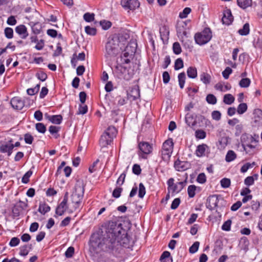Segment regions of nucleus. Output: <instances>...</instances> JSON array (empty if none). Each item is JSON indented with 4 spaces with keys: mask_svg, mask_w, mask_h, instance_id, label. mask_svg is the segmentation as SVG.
I'll list each match as a JSON object with an SVG mask.
<instances>
[{
    "mask_svg": "<svg viewBox=\"0 0 262 262\" xmlns=\"http://www.w3.org/2000/svg\"><path fill=\"white\" fill-rule=\"evenodd\" d=\"M125 40V38L122 35H117L116 34L110 36L105 45V52L104 56L108 60H111L113 57H116L119 53L120 43Z\"/></svg>",
    "mask_w": 262,
    "mask_h": 262,
    "instance_id": "f03ea898",
    "label": "nucleus"
},
{
    "mask_svg": "<svg viewBox=\"0 0 262 262\" xmlns=\"http://www.w3.org/2000/svg\"><path fill=\"white\" fill-rule=\"evenodd\" d=\"M183 66V61L181 58H178L174 62V69L176 70H178L182 68Z\"/></svg>",
    "mask_w": 262,
    "mask_h": 262,
    "instance_id": "5fc2aeb1",
    "label": "nucleus"
},
{
    "mask_svg": "<svg viewBox=\"0 0 262 262\" xmlns=\"http://www.w3.org/2000/svg\"><path fill=\"white\" fill-rule=\"evenodd\" d=\"M207 148H208V146L205 144L198 145L195 151L196 156L199 157L205 156V152Z\"/></svg>",
    "mask_w": 262,
    "mask_h": 262,
    "instance_id": "6ab92c4d",
    "label": "nucleus"
},
{
    "mask_svg": "<svg viewBox=\"0 0 262 262\" xmlns=\"http://www.w3.org/2000/svg\"><path fill=\"white\" fill-rule=\"evenodd\" d=\"M255 165V163L253 162L252 164H250V163H246L244 165L242 166L241 168V171L243 173L246 172L250 167H252L253 165Z\"/></svg>",
    "mask_w": 262,
    "mask_h": 262,
    "instance_id": "69168bd1",
    "label": "nucleus"
},
{
    "mask_svg": "<svg viewBox=\"0 0 262 262\" xmlns=\"http://www.w3.org/2000/svg\"><path fill=\"white\" fill-rule=\"evenodd\" d=\"M36 130L40 133L44 134L46 132V127L42 123H37L35 124Z\"/></svg>",
    "mask_w": 262,
    "mask_h": 262,
    "instance_id": "8fccbe9b",
    "label": "nucleus"
},
{
    "mask_svg": "<svg viewBox=\"0 0 262 262\" xmlns=\"http://www.w3.org/2000/svg\"><path fill=\"white\" fill-rule=\"evenodd\" d=\"M160 33L162 39H163V38H168V36L169 35V31L168 28L165 26H164L162 28H160Z\"/></svg>",
    "mask_w": 262,
    "mask_h": 262,
    "instance_id": "a19ab883",
    "label": "nucleus"
},
{
    "mask_svg": "<svg viewBox=\"0 0 262 262\" xmlns=\"http://www.w3.org/2000/svg\"><path fill=\"white\" fill-rule=\"evenodd\" d=\"M251 83V81L248 78H242L239 82V85L241 88H247Z\"/></svg>",
    "mask_w": 262,
    "mask_h": 262,
    "instance_id": "c03bdc74",
    "label": "nucleus"
},
{
    "mask_svg": "<svg viewBox=\"0 0 262 262\" xmlns=\"http://www.w3.org/2000/svg\"><path fill=\"white\" fill-rule=\"evenodd\" d=\"M237 155L235 152L232 150H229L225 157V160L227 162H230L236 158Z\"/></svg>",
    "mask_w": 262,
    "mask_h": 262,
    "instance_id": "7c9ffc66",
    "label": "nucleus"
},
{
    "mask_svg": "<svg viewBox=\"0 0 262 262\" xmlns=\"http://www.w3.org/2000/svg\"><path fill=\"white\" fill-rule=\"evenodd\" d=\"M85 31L88 35H95L97 33L96 29L87 26L85 27Z\"/></svg>",
    "mask_w": 262,
    "mask_h": 262,
    "instance_id": "6e6d98bb",
    "label": "nucleus"
},
{
    "mask_svg": "<svg viewBox=\"0 0 262 262\" xmlns=\"http://www.w3.org/2000/svg\"><path fill=\"white\" fill-rule=\"evenodd\" d=\"M206 101L211 104H215L216 103L217 99L216 97L211 94H209L207 95L206 98Z\"/></svg>",
    "mask_w": 262,
    "mask_h": 262,
    "instance_id": "ea45409f",
    "label": "nucleus"
},
{
    "mask_svg": "<svg viewBox=\"0 0 262 262\" xmlns=\"http://www.w3.org/2000/svg\"><path fill=\"white\" fill-rule=\"evenodd\" d=\"M201 80L205 84H208L210 83L211 76L207 73H203L200 75Z\"/></svg>",
    "mask_w": 262,
    "mask_h": 262,
    "instance_id": "f704fd0d",
    "label": "nucleus"
},
{
    "mask_svg": "<svg viewBox=\"0 0 262 262\" xmlns=\"http://www.w3.org/2000/svg\"><path fill=\"white\" fill-rule=\"evenodd\" d=\"M186 180L175 183L171 189L170 190V191H171V193L173 195H174V194L176 193H178L184 188V187L186 186Z\"/></svg>",
    "mask_w": 262,
    "mask_h": 262,
    "instance_id": "ddd939ff",
    "label": "nucleus"
},
{
    "mask_svg": "<svg viewBox=\"0 0 262 262\" xmlns=\"http://www.w3.org/2000/svg\"><path fill=\"white\" fill-rule=\"evenodd\" d=\"M67 203L64 201H62L57 207L55 213L59 216L63 215L68 208Z\"/></svg>",
    "mask_w": 262,
    "mask_h": 262,
    "instance_id": "dca6fc26",
    "label": "nucleus"
},
{
    "mask_svg": "<svg viewBox=\"0 0 262 262\" xmlns=\"http://www.w3.org/2000/svg\"><path fill=\"white\" fill-rule=\"evenodd\" d=\"M15 32L20 36L22 39H26L28 36L27 29L24 25L17 26L15 28Z\"/></svg>",
    "mask_w": 262,
    "mask_h": 262,
    "instance_id": "4468645a",
    "label": "nucleus"
},
{
    "mask_svg": "<svg viewBox=\"0 0 262 262\" xmlns=\"http://www.w3.org/2000/svg\"><path fill=\"white\" fill-rule=\"evenodd\" d=\"M221 185L223 188H227L230 186L231 181L229 179L223 178L221 180Z\"/></svg>",
    "mask_w": 262,
    "mask_h": 262,
    "instance_id": "864d4df0",
    "label": "nucleus"
},
{
    "mask_svg": "<svg viewBox=\"0 0 262 262\" xmlns=\"http://www.w3.org/2000/svg\"><path fill=\"white\" fill-rule=\"evenodd\" d=\"M173 142L171 139L166 140L163 144V150H166L168 152H172L173 149Z\"/></svg>",
    "mask_w": 262,
    "mask_h": 262,
    "instance_id": "4be33fe9",
    "label": "nucleus"
},
{
    "mask_svg": "<svg viewBox=\"0 0 262 262\" xmlns=\"http://www.w3.org/2000/svg\"><path fill=\"white\" fill-rule=\"evenodd\" d=\"M256 146V144L254 145L253 144V143H249L242 147L244 150L246 152V154L252 155L254 154V152L252 151V150L255 149Z\"/></svg>",
    "mask_w": 262,
    "mask_h": 262,
    "instance_id": "a878e982",
    "label": "nucleus"
},
{
    "mask_svg": "<svg viewBox=\"0 0 262 262\" xmlns=\"http://www.w3.org/2000/svg\"><path fill=\"white\" fill-rule=\"evenodd\" d=\"M191 9L189 7H186L184 9L182 12H180L179 14V17L181 18H186L188 15L191 12Z\"/></svg>",
    "mask_w": 262,
    "mask_h": 262,
    "instance_id": "603ef678",
    "label": "nucleus"
},
{
    "mask_svg": "<svg viewBox=\"0 0 262 262\" xmlns=\"http://www.w3.org/2000/svg\"><path fill=\"white\" fill-rule=\"evenodd\" d=\"M253 122L255 126L262 125V110L259 108L255 109L253 111Z\"/></svg>",
    "mask_w": 262,
    "mask_h": 262,
    "instance_id": "1a4fd4ad",
    "label": "nucleus"
},
{
    "mask_svg": "<svg viewBox=\"0 0 262 262\" xmlns=\"http://www.w3.org/2000/svg\"><path fill=\"white\" fill-rule=\"evenodd\" d=\"M138 147L142 152L141 158L143 159H146V155L152 152V145L147 142H140L138 144Z\"/></svg>",
    "mask_w": 262,
    "mask_h": 262,
    "instance_id": "423d86ee",
    "label": "nucleus"
},
{
    "mask_svg": "<svg viewBox=\"0 0 262 262\" xmlns=\"http://www.w3.org/2000/svg\"><path fill=\"white\" fill-rule=\"evenodd\" d=\"M247 110V105L245 103H240L237 106V112L239 114H243Z\"/></svg>",
    "mask_w": 262,
    "mask_h": 262,
    "instance_id": "37998d69",
    "label": "nucleus"
},
{
    "mask_svg": "<svg viewBox=\"0 0 262 262\" xmlns=\"http://www.w3.org/2000/svg\"><path fill=\"white\" fill-rule=\"evenodd\" d=\"M113 139V138L104 133L101 136L99 142L102 147H105L107 145L111 144Z\"/></svg>",
    "mask_w": 262,
    "mask_h": 262,
    "instance_id": "2eb2a0df",
    "label": "nucleus"
},
{
    "mask_svg": "<svg viewBox=\"0 0 262 262\" xmlns=\"http://www.w3.org/2000/svg\"><path fill=\"white\" fill-rule=\"evenodd\" d=\"M123 190L122 188L120 187H116L112 193V195L115 198H118L120 196L121 193Z\"/></svg>",
    "mask_w": 262,
    "mask_h": 262,
    "instance_id": "4d7b16f0",
    "label": "nucleus"
},
{
    "mask_svg": "<svg viewBox=\"0 0 262 262\" xmlns=\"http://www.w3.org/2000/svg\"><path fill=\"white\" fill-rule=\"evenodd\" d=\"M24 140L27 144H31L34 140L33 137L29 133H27L24 135Z\"/></svg>",
    "mask_w": 262,
    "mask_h": 262,
    "instance_id": "680f3d73",
    "label": "nucleus"
},
{
    "mask_svg": "<svg viewBox=\"0 0 262 262\" xmlns=\"http://www.w3.org/2000/svg\"><path fill=\"white\" fill-rule=\"evenodd\" d=\"M249 25L248 23H246L243 26V28L238 31V32L241 35H247L249 33Z\"/></svg>",
    "mask_w": 262,
    "mask_h": 262,
    "instance_id": "e433bc0d",
    "label": "nucleus"
},
{
    "mask_svg": "<svg viewBox=\"0 0 262 262\" xmlns=\"http://www.w3.org/2000/svg\"><path fill=\"white\" fill-rule=\"evenodd\" d=\"M200 243L199 242H194L193 245L189 248V252L190 253H195L199 249Z\"/></svg>",
    "mask_w": 262,
    "mask_h": 262,
    "instance_id": "052dcab7",
    "label": "nucleus"
},
{
    "mask_svg": "<svg viewBox=\"0 0 262 262\" xmlns=\"http://www.w3.org/2000/svg\"><path fill=\"white\" fill-rule=\"evenodd\" d=\"M100 24L102 27V28L105 30L108 29L112 26V23L111 21H106L105 20L100 21Z\"/></svg>",
    "mask_w": 262,
    "mask_h": 262,
    "instance_id": "bf43d9fd",
    "label": "nucleus"
},
{
    "mask_svg": "<svg viewBox=\"0 0 262 262\" xmlns=\"http://www.w3.org/2000/svg\"><path fill=\"white\" fill-rule=\"evenodd\" d=\"M187 74L188 77L190 78H195L197 76V70L194 67H190L188 68Z\"/></svg>",
    "mask_w": 262,
    "mask_h": 262,
    "instance_id": "72a5a7b5",
    "label": "nucleus"
},
{
    "mask_svg": "<svg viewBox=\"0 0 262 262\" xmlns=\"http://www.w3.org/2000/svg\"><path fill=\"white\" fill-rule=\"evenodd\" d=\"M211 116L213 120L219 121L221 118V113L218 111H214L211 113Z\"/></svg>",
    "mask_w": 262,
    "mask_h": 262,
    "instance_id": "774afa93",
    "label": "nucleus"
},
{
    "mask_svg": "<svg viewBox=\"0 0 262 262\" xmlns=\"http://www.w3.org/2000/svg\"><path fill=\"white\" fill-rule=\"evenodd\" d=\"M49 118V121L55 124H60L62 120V116L60 115H52Z\"/></svg>",
    "mask_w": 262,
    "mask_h": 262,
    "instance_id": "c85d7f7f",
    "label": "nucleus"
},
{
    "mask_svg": "<svg viewBox=\"0 0 262 262\" xmlns=\"http://www.w3.org/2000/svg\"><path fill=\"white\" fill-rule=\"evenodd\" d=\"M219 198L217 195L209 196L207 200L206 207L209 210H212L217 206Z\"/></svg>",
    "mask_w": 262,
    "mask_h": 262,
    "instance_id": "9d476101",
    "label": "nucleus"
},
{
    "mask_svg": "<svg viewBox=\"0 0 262 262\" xmlns=\"http://www.w3.org/2000/svg\"><path fill=\"white\" fill-rule=\"evenodd\" d=\"M212 37V32L208 28L204 29V30L200 32L197 33L194 35V39L196 43L200 45H204L211 39Z\"/></svg>",
    "mask_w": 262,
    "mask_h": 262,
    "instance_id": "20e7f679",
    "label": "nucleus"
},
{
    "mask_svg": "<svg viewBox=\"0 0 262 262\" xmlns=\"http://www.w3.org/2000/svg\"><path fill=\"white\" fill-rule=\"evenodd\" d=\"M84 184L82 181L78 180L75 184V191L71 195V200L75 204L74 208L76 209L81 202L84 192Z\"/></svg>",
    "mask_w": 262,
    "mask_h": 262,
    "instance_id": "7ed1b4c3",
    "label": "nucleus"
},
{
    "mask_svg": "<svg viewBox=\"0 0 262 262\" xmlns=\"http://www.w3.org/2000/svg\"><path fill=\"white\" fill-rule=\"evenodd\" d=\"M195 136L196 138L199 139H203L206 136V132L202 129H198L195 132Z\"/></svg>",
    "mask_w": 262,
    "mask_h": 262,
    "instance_id": "49530a36",
    "label": "nucleus"
},
{
    "mask_svg": "<svg viewBox=\"0 0 262 262\" xmlns=\"http://www.w3.org/2000/svg\"><path fill=\"white\" fill-rule=\"evenodd\" d=\"M231 221L230 220H227L222 226V229L224 231H229L230 230Z\"/></svg>",
    "mask_w": 262,
    "mask_h": 262,
    "instance_id": "338daca9",
    "label": "nucleus"
},
{
    "mask_svg": "<svg viewBox=\"0 0 262 262\" xmlns=\"http://www.w3.org/2000/svg\"><path fill=\"white\" fill-rule=\"evenodd\" d=\"M185 121L189 126H194L196 124L195 119L193 114L187 113L185 116Z\"/></svg>",
    "mask_w": 262,
    "mask_h": 262,
    "instance_id": "5701e85b",
    "label": "nucleus"
},
{
    "mask_svg": "<svg viewBox=\"0 0 262 262\" xmlns=\"http://www.w3.org/2000/svg\"><path fill=\"white\" fill-rule=\"evenodd\" d=\"M19 243V239L17 237H14L11 239L9 242V246L11 247H15L18 245Z\"/></svg>",
    "mask_w": 262,
    "mask_h": 262,
    "instance_id": "0e129e2a",
    "label": "nucleus"
},
{
    "mask_svg": "<svg viewBox=\"0 0 262 262\" xmlns=\"http://www.w3.org/2000/svg\"><path fill=\"white\" fill-rule=\"evenodd\" d=\"M233 20V17L230 9H226L223 12V16L222 21L223 24L230 25Z\"/></svg>",
    "mask_w": 262,
    "mask_h": 262,
    "instance_id": "f8f14e48",
    "label": "nucleus"
},
{
    "mask_svg": "<svg viewBox=\"0 0 262 262\" xmlns=\"http://www.w3.org/2000/svg\"><path fill=\"white\" fill-rule=\"evenodd\" d=\"M114 73L116 76L120 79L128 81L132 78V74L129 73L127 68L121 64H119L118 61L115 67Z\"/></svg>",
    "mask_w": 262,
    "mask_h": 262,
    "instance_id": "39448f33",
    "label": "nucleus"
},
{
    "mask_svg": "<svg viewBox=\"0 0 262 262\" xmlns=\"http://www.w3.org/2000/svg\"><path fill=\"white\" fill-rule=\"evenodd\" d=\"M241 139L242 147H244L245 145L248 144L253 143L252 140H254L252 139V135H249L248 134H243Z\"/></svg>",
    "mask_w": 262,
    "mask_h": 262,
    "instance_id": "a211bd4d",
    "label": "nucleus"
},
{
    "mask_svg": "<svg viewBox=\"0 0 262 262\" xmlns=\"http://www.w3.org/2000/svg\"><path fill=\"white\" fill-rule=\"evenodd\" d=\"M31 244L29 245H25L24 246H20L19 248V254L21 256H26L28 254L29 250H31Z\"/></svg>",
    "mask_w": 262,
    "mask_h": 262,
    "instance_id": "b1692460",
    "label": "nucleus"
},
{
    "mask_svg": "<svg viewBox=\"0 0 262 262\" xmlns=\"http://www.w3.org/2000/svg\"><path fill=\"white\" fill-rule=\"evenodd\" d=\"M237 4L239 7L244 9L251 6L252 0H237Z\"/></svg>",
    "mask_w": 262,
    "mask_h": 262,
    "instance_id": "cd10ccee",
    "label": "nucleus"
},
{
    "mask_svg": "<svg viewBox=\"0 0 262 262\" xmlns=\"http://www.w3.org/2000/svg\"><path fill=\"white\" fill-rule=\"evenodd\" d=\"M10 103L13 108L17 110H21L25 106L24 101L18 97L12 98Z\"/></svg>",
    "mask_w": 262,
    "mask_h": 262,
    "instance_id": "9b49d317",
    "label": "nucleus"
},
{
    "mask_svg": "<svg viewBox=\"0 0 262 262\" xmlns=\"http://www.w3.org/2000/svg\"><path fill=\"white\" fill-rule=\"evenodd\" d=\"M4 33L5 36L8 39H11L13 37V30L11 28H6L4 30Z\"/></svg>",
    "mask_w": 262,
    "mask_h": 262,
    "instance_id": "3c124183",
    "label": "nucleus"
},
{
    "mask_svg": "<svg viewBox=\"0 0 262 262\" xmlns=\"http://www.w3.org/2000/svg\"><path fill=\"white\" fill-rule=\"evenodd\" d=\"M127 97L132 101H135L140 97L139 90L137 89H133L130 93L127 94Z\"/></svg>",
    "mask_w": 262,
    "mask_h": 262,
    "instance_id": "412c9836",
    "label": "nucleus"
},
{
    "mask_svg": "<svg viewBox=\"0 0 262 262\" xmlns=\"http://www.w3.org/2000/svg\"><path fill=\"white\" fill-rule=\"evenodd\" d=\"M33 172L31 170L28 171L23 177L21 179L22 183L27 184L29 181V178L32 176Z\"/></svg>",
    "mask_w": 262,
    "mask_h": 262,
    "instance_id": "de8ad7c7",
    "label": "nucleus"
},
{
    "mask_svg": "<svg viewBox=\"0 0 262 262\" xmlns=\"http://www.w3.org/2000/svg\"><path fill=\"white\" fill-rule=\"evenodd\" d=\"M50 207L46 203H40L38 211L42 214H45L50 211Z\"/></svg>",
    "mask_w": 262,
    "mask_h": 262,
    "instance_id": "393cba45",
    "label": "nucleus"
},
{
    "mask_svg": "<svg viewBox=\"0 0 262 262\" xmlns=\"http://www.w3.org/2000/svg\"><path fill=\"white\" fill-rule=\"evenodd\" d=\"M121 5L125 10H133L139 7L140 3L138 0H121Z\"/></svg>",
    "mask_w": 262,
    "mask_h": 262,
    "instance_id": "0eeeda50",
    "label": "nucleus"
},
{
    "mask_svg": "<svg viewBox=\"0 0 262 262\" xmlns=\"http://www.w3.org/2000/svg\"><path fill=\"white\" fill-rule=\"evenodd\" d=\"M31 29L32 32L35 35H38L40 34L42 31L41 24L39 22H36L31 26Z\"/></svg>",
    "mask_w": 262,
    "mask_h": 262,
    "instance_id": "bb28decb",
    "label": "nucleus"
},
{
    "mask_svg": "<svg viewBox=\"0 0 262 262\" xmlns=\"http://www.w3.org/2000/svg\"><path fill=\"white\" fill-rule=\"evenodd\" d=\"M196 187L194 185H189L188 187L187 191L189 198H193L195 194Z\"/></svg>",
    "mask_w": 262,
    "mask_h": 262,
    "instance_id": "79ce46f5",
    "label": "nucleus"
},
{
    "mask_svg": "<svg viewBox=\"0 0 262 262\" xmlns=\"http://www.w3.org/2000/svg\"><path fill=\"white\" fill-rule=\"evenodd\" d=\"M170 253L168 251H164L160 257L161 262H172V259L170 257Z\"/></svg>",
    "mask_w": 262,
    "mask_h": 262,
    "instance_id": "2f4dec72",
    "label": "nucleus"
},
{
    "mask_svg": "<svg viewBox=\"0 0 262 262\" xmlns=\"http://www.w3.org/2000/svg\"><path fill=\"white\" fill-rule=\"evenodd\" d=\"M28 207V204L26 202L19 201L14 206L12 209V213L14 216H18L20 214V212L26 209Z\"/></svg>",
    "mask_w": 262,
    "mask_h": 262,
    "instance_id": "6e6552de",
    "label": "nucleus"
},
{
    "mask_svg": "<svg viewBox=\"0 0 262 262\" xmlns=\"http://www.w3.org/2000/svg\"><path fill=\"white\" fill-rule=\"evenodd\" d=\"M74 248L73 247H69L65 252V256L67 258L72 257L74 253Z\"/></svg>",
    "mask_w": 262,
    "mask_h": 262,
    "instance_id": "e2e57ef3",
    "label": "nucleus"
},
{
    "mask_svg": "<svg viewBox=\"0 0 262 262\" xmlns=\"http://www.w3.org/2000/svg\"><path fill=\"white\" fill-rule=\"evenodd\" d=\"M13 149V144H5L0 146V151L2 153H7L8 156H10L12 154Z\"/></svg>",
    "mask_w": 262,
    "mask_h": 262,
    "instance_id": "f3484780",
    "label": "nucleus"
},
{
    "mask_svg": "<svg viewBox=\"0 0 262 262\" xmlns=\"http://www.w3.org/2000/svg\"><path fill=\"white\" fill-rule=\"evenodd\" d=\"M121 224L108 222L101 225L90 238V250L98 254L102 251L113 252L119 246L120 239L125 235Z\"/></svg>",
    "mask_w": 262,
    "mask_h": 262,
    "instance_id": "f257e3e1",
    "label": "nucleus"
},
{
    "mask_svg": "<svg viewBox=\"0 0 262 262\" xmlns=\"http://www.w3.org/2000/svg\"><path fill=\"white\" fill-rule=\"evenodd\" d=\"M146 190L143 183H140L139 185V193L138 196L140 198H143L145 194Z\"/></svg>",
    "mask_w": 262,
    "mask_h": 262,
    "instance_id": "09e8293b",
    "label": "nucleus"
},
{
    "mask_svg": "<svg viewBox=\"0 0 262 262\" xmlns=\"http://www.w3.org/2000/svg\"><path fill=\"white\" fill-rule=\"evenodd\" d=\"M172 49L173 53L176 55L180 54L182 52L181 46L178 42H175L173 43Z\"/></svg>",
    "mask_w": 262,
    "mask_h": 262,
    "instance_id": "a18cd8bd",
    "label": "nucleus"
},
{
    "mask_svg": "<svg viewBox=\"0 0 262 262\" xmlns=\"http://www.w3.org/2000/svg\"><path fill=\"white\" fill-rule=\"evenodd\" d=\"M186 75L184 72L180 73L178 75L179 84L181 89H183L185 82Z\"/></svg>",
    "mask_w": 262,
    "mask_h": 262,
    "instance_id": "c9c22d12",
    "label": "nucleus"
},
{
    "mask_svg": "<svg viewBox=\"0 0 262 262\" xmlns=\"http://www.w3.org/2000/svg\"><path fill=\"white\" fill-rule=\"evenodd\" d=\"M95 15L94 13H86L83 15L84 19L87 22H91L94 20Z\"/></svg>",
    "mask_w": 262,
    "mask_h": 262,
    "instance_id": "13d9d810",
    "label": "nucleus"
},
{
    "mask_svg": "<svg viewBox=\"0 0 262 262\" xmlns=\"http://www.w3.org/2000/svg\"><path fill=\"white\" fill-rule=\"evenodd\" d=\"M174 165L175 168L178 171H183L186 169V168L184 166V163L179 160L175 161Z\"/></svg>",
    "mask_w": 262,
    "mask_h": 262,
    "instance_id": "4c0bfd02",
    "label": "nucleus"
},
{
    "mask_svg": "<svg viewBox=\"0 0 262 262\" xmlns=\"http://www.w3.org/2000/svg\"><path fill=\"white\" fill-rule=\"evenodd\" d=\"M234 100V97L230 94H225L223 98V102L228 105L232 104Z\"/></svg>",
    "mask_w": 262,
    "mask_h": 262,
    "instance_id": "473e14b6",
    "label": "nucleus"
},
{
    "mask_svg": "<svg viewBox=\"0 0 262 262\" xmlns=\"http://www.w3.org/2000/svg\"><path fill=\"white\" fill-rule=\"evenodd\" d=\"M172 154V152H168V151H167L166 150H161V157L163 161L167 162L170 157L171 155Z\"/></svg>",
    "mask_w": 262,
    "mask_h": 262,
    "instance_id": "58836bf2",
    "label": "nucleus"
},
{
    "mask_svg": "<svg viewBox=\"0 0 262 262\" xmlns=\"http://www.w3.org/2000/svg\"><path fill=\"white\" fill-rule=\"evenodd\" d=\"M131 46L127 45L126 46L123 54L121 55L123 56L125 58H130L136 52V49L135 48H133L130 51L129 50V49L131 48Z\"/></svg>",
    "mask_w": 262,
    "mask_h": 262,
    "instance_id": "aec40b11",
    "label": "nucleus"
},
{
    "mask_svg": "<svg viewBox=\"0 0 262 262\" xmlns=\"http://www.w3.org/2000/svg\"><path fill=\"white\" fill-rule=\"evenodd\" d=\"M117 133V130L116 128L113 126L108 127L104 132V133L107 135V136L111 137L113 139L116 136Z\"/></svg>",
    "mask_w": 262,
    "mask_h": 262,
    "instance_id": "c756f323",
    "label": "nucleus"
}]
</instances>
